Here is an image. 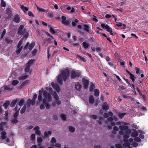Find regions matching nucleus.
Segmentation results:
<instances>
[{
  "label": "nucleus",
  "mask_w": 148,
  "mask_h": 148,
  "mask_svg": "<svg viewBox=\"0 0 148 148\" xmlns=\"http://www.w3.org/2000/svg\"><path fill=\"white\" fill-rule=\"evenodd\" d=\"M69 75V71L68 70L63 71L61 74L58 75L57 77V80L58 83L60 84H63L62 77L64 81H65Z\"/></svg>",
  "instance_id": "f257e3e1"
},
{
  "label": "nucleus",
  "mask_w": 148,
  "mask_h": 148,
  "mask_svg": "<svg viewBox=\"0 0 148 148\" xmlns=\"http://www.w3.org/2000/svg\"><path fill=\"white\" fill-rule=\"evenodd\" d=\"M17 33L20 35H24L23 37L27 38L29 34L27 30L24 28L23 25H21L19 27Z\"/></svg>",
  "instance_id": "f03ea898"
},
{
  "label": "nucleus",
  "mask_w": 148,
  "mask_h": 148,
  "mask_svg": "<svg viewBox=\"0 0 148 148\" xmlns=\"http://www.w3.org/2000/svg\"><path fill=\"white\" fill-rule=\"evenodd\" d=\"M43 96L44 99V100H47L48 101L51 100L52 99L51 95L46 91H44L43 92Z\"/></svg>",
  "instance_id": "7ed1b4c3"
},
{
  "label": "nucleus",
  "mask_w": 148,
  "mask_h": 148,
  "mask_svg": "<svg viewBox=\"0 0 148 148\" xmlns=\"http://www.w3.org/2000/svg\"><path fill=\"white\" fill-rule=\"evenodd\" d=\"M71 78L72 79H75L77 77H79L80 75L79 73L75 71H72L71 72Z\"/></svg>",
  "instance_id": "20e7f679"
},
{
  "label": "nucleus",
  "mask_w": 148,
  "mask_h": 148,
  "mask_svg": "<svg viewBox=\"0 0 148 148\" xmlns=\"http://www.w3.org/2000/svg\"><path fill=\"white\" fill-rule=\"evenodd\" d=\"M52 86L54 88L56 91L58 92H59L60 91V89L59 86L57 84H54L53 82L51 83Z\"/></svg>",
  "instance_id": "39448f33"
},
{
  "label": "nucleus",
  "mask_w": 148,
  "mask_h": 148,
  "mask_svg": "<svg viewBox=\"0 0 148 148\" xmlns=\"http://www.w3.org/2000/svg\"><path fill=\"white\" fill-rule=\"evenodd\" d=\"M82 82L84 89H86L88 88L89 82L88 80L85 79V78H82Z\"/></svg>",
  "instance_id": "423d86ee"
},
{
  "label": "nucleus",
  "mask_w": 148,
  "mask_h": 148,
  "mask_svg": "<svg viewBox=\"0 0 148 148\" xmlns=\"http://www.w3.org/2000/svg\"><path fill=\"white\" fill-rule=\"evenodd\" d=\"M101 26L103 28H104L107 29V31L108 32H112V29L108 25H105L104 24H101Z\"/></svg>",
  "instance_id": "0eeeda50"
},
{
  "label": "nucleus",
  "mask_w": 148,
  "mask_h": 148,
  "mask_svg": "<svg viewBox=\"0 0 148 148\" xmlns=\"http://www.w3.org/2000/svg\"><path fill=\"white\" fill-rule=\"evenodd\" d=\"M40 128L38 126L35 127L33 130L35 131V133L38 136L40 135L41 134V132L39 130Z\"/></svg>",
  "instance_id": "6e6552de"
},
{
  "label": "nucleus",
  "mask_w": 148,
  "mask_h": 148,
  "mask_svg": "<svg viewBox=\"0 0 148 148\" xmlns=\"http://www.w3.org/2000/svg\"><path fill=\"white\" fill-rule=\"evenodd\" d=\"M132 130L133 131L131 134V136L133 137H136L138 135V133L136 131V130L135 129H132Z\"/></svg>",
  "instance_id": "1a4fd4ad"
},
{
  "label": "nucleus",
  "mask_w": 148,
  "mask_h": 148,
  "mask_svg": "<svg viewBox=\"0 0 148 148\" xmlns=\"http://www.w3.org/2000/svg\"><path fill=\"white\" fill-rule=\"evenodd\" d=\"M82 87L81 84L79 82H76L75 84V88L78 90H80Z\"/></svg>",
  "instance_id": "9d476101"
},
{
  "label": "nucleus",
  "mask_w": 148,
  "mask_h": 148,
  "mask_svg": "<svg viewBox=\"0 0 148 148\" xmlns=\"http://www.w3.org/2000/svg\"><path fill=\"white\" fill-rule=\"evenodd\" d=\"M71 21L70 20H66L64 21H62V23L65 26H68L70 24Z\"/></svg>",
  "instance_id": "9b49d317"
},
{
  "label": "nucleus",
  "mask_w": 148,
  "mask_h": 148,
  "mask_svg": "<svg viewBox=\"0 0 148 148\" xmlns=\"http://www.w3.org/2000/svg\"><path fill=\"white\" fill-rule=\"evenodd\" d=\"M20 18L18 15H17L15 16L14 18V21L15 22L18 23L20 21Z\"/></svg>",
  "instance_id": "f8f14e48"
},
{
  "label": "nucleus",
  "mask_w": 148,
  "mask_h": 148,
  "mask_svg": "<svg viewBox=\"0 0 148 148\" xmlns=\"http://www.w3.org/2000/svg\"><path fill=\"white\" fill-rule=\"evenodd\" d=\"M1 138L3 140H4L6 138V133L5 132L3 131L1 132Z\"/></svg>",
  "instance_id": "ddd939ff"
},
{
  "label": "nucleus",
  "mask_w": 148,
  "mask_h": 148,
  "mask_svg": "<svg viewBox=\"0 0 148 148\" xmlns=\"http://www.w3.org/2000/svg\"><path fill=\"white\" fill-rule=\"evenodd\" d=\"M61 102L60 101H53L52 103V106L54 107H55L56 104L59 105L61 104Z\"/></svg>",
  "instance_id": "4468645a"
},
{
  "label": "nucleus",
  "mask_w": 148,
  "mask_h": 148,
  "mask_svg": "<svg viewBox=\"0 0 148 148\" xmlns=\"http://www.w3.org/2000/svg\"><path fill=\"white\" fill-rule=\"evenodd\" d=\"M102 109L105 110H107L109 108L108 105L106 103H104L102 107Z\"/></svg>",
  "instance_id": "2eb2a0df"
},
{
  "label": "nucleus",
  "mask_w": 148,
  "mask_h": 148,
  "mask_svg": "<svg viewBox=\"0 0 148 148\" xmlns=\"http://www.w3.org/2000/svg\"><path fill=\"white\" fill-rule=\"evenodd\" d=\"M52 95L53 96L54 98L57 101H59V97L58 96V95L57 94L56 92H53V93L52 94Z\"/></svg>",
  "instance_id": "dca6fc26"
},
{
  "label": "nucleus",
  "mask_w": 148,
  "mask_h": 148,
  "mask_svg": "<svg viewBox=\"0 0 148 148\" xmlns=\"http://www.w3.org/2000/svg\"><path fill=\"white\" fill-rule=\"evenodd\" d=\"M5 41L8 44H12L13 42V40L10 39L8 37H6Z\"/></svg>",
  "instance_id": "f3484780"
},
{
  "label": "nucleus",
  "mask_w": 148,
  "mask_h": 148,
  "mask_svg": "<svg viewBox=\"0 0 148 148\" xmlns=\"http://www.w3.org/2000/svg\"><path fill=\"white\" fill-rule=\"evenodd\" d=\"M119 128L121 130L123 131H125L127 130L129 127L128 126L125 125H121L119 126Z\"/></svg>",
  "instance_id": "a211bd4d"
},
{
  "label": "nucleus",
  "mask_w": 148,
  "mask_h": 148,
  "mask_svg": "<svg viewBox=\"0 0 148 148\" xmlns=\"http://www.w3.org/2000/svg\"><path fill=\"white\" fill-rule=\"evenodd\" d=\"M37 97V95L34 94L33 95V99L32 100V105H34L36 103L35 99H36Z\"/></svg>",
  "instance_id": "6ab92c4d"
},
{
  "label": "nucleus",
  "mask_w": 148,
  "mask_h": 148,
  "mask_svg": "<svg viewBox=\"0 0 148 148\" xmlns=\"http://www.w3.org/2000/svg\"><path fill=\"white\" fill-rule=\"evenodd\" d=\"M43 104L44 105H45L46 108L47 109H49L50 108V105L48 103L47 101L46 100H43Z\"/></svg>",
  "instance_id": "aec40b11"
},
{
  "label": "nucleus",
  "mask_w": 148,
  "mask_h": 148,
  "mask_svg": "<svg viewBox=\"0 0 148 148\" xmlns=\"http://www.w3.org/2000/svg\"><path fill=\"white\" fill-rule=\"evenodd\" d=\"M118 23L116 24V25L118 27H121L122 28L124 29L125 28L126 25L124 24H122L120 23Z\"/></svg>",
  "instance_id": "412c9836"
},
{
  "label": "nucleus",
  "mask_w": 148,
  "mask_h": 148,
  "mask_svg": "<svg viewBox=\"0 0 148 148\" xmlns=\"http://www.w3.org/2000/svg\"><path fill=\"white\" fill-rule=\"evenodd\" d=\"M39 94L38 97V100L40 101H42V91L40 90L39 91Z\"/></svg>",
  "instance_id": "4be33fe9"
},
{
  "label": "nucleus",
  "mask_w": 148,
  "mask_h": 148,
  "mask_svg": "<svg viewBox=\"0 0 148 148\" xmlns=\"http://www.w3.org/2000/svg\"><path fill=\"white\" fill-rule=\"evenodd\" d=\"M25 102V100L24 99H22L18 102L17 105H18L19 106L21 107L23 104Z\"/></svg>",
  "instance_id": "5701e85b"
},
{
  "label": "nucleus",
  "mask_w": 148,
  "mask_h": 148,
  "mask_svg": "<svg viewBox=\"0 0 148 148\" xmlns=\"http://www.w3.org/2000/svg\"><path fill=\"white\" fill-rule=\"evenodd\" d=\"M31 104L32 105V100L30 99H28L27 101V107H29Z\"/></svg>",
  "instance_id": "b1692460"
},
{
  "label": "nucleus",
  "mask_w": 148,
  "mask_h": 148,
  "mask_svg": "<svg viewBox=\"0 0 148 148\" xmlns=\"http://www.w3.org/2000/svg\"><path fill=\"white\" fill-rule=\"evenodd\" d=\"M10 103V101H7L3 104V106L5 108L7 109L8 106H9Z\"/></svg>",
  "instance_id": "393cba45"
},
{
  "label": "nucleus",
  "mask_w": 148,
  "mask_h": 148,
  "mask_svg": "<svg viewBox=\"0 0 148 148\" xmlns=\"http://www.w3.org/2000/svg\"><path fill=\"white\" fill-rule=\"evenodd\" d=\"M89 102L91 104L93 103L94 102V98L93 96L91 95L89 97Z\"/></svg>",
  "instance_id": "a878e982"
},
{
  "label": "nucleus",
  "mask_w": 148,
  "mask_h": 148,
  "mask_svg": "<svg viewBox=\"0 0 148 148\" xmlns=\"http://www.w3.org/2000/svg\"><path fill=\"white\" fill-rule=\"evenodd\" d=\"M28 76V75H25L22 76H20L18 77V79L20 80H24Z\"/></svg>",
  "instance_id": "bb28decb"
},
{
  "label": "nucleus",
  "mask_w": 148,
  "mask_h": 148,
  "mask_svg": "<svg viewBox=\"0 0 148 148\" xmlns=\"http://www.w3.org/2000/svg\"><path fill=\"white\" fill-rule=\"evenodd\" d=\"M18 122L17 118H13L11 120V122L13 124H16Z\"/></svg>",
  "instance_id": "cd10ccee"
},
{
  "label": "nucleus",
  "mask_w": 148,
  "mask_h": 148,
  "mask_svg": "<svg viewBox=\"0 0 148 148\" xmlns=\"http://www.w3.org/2000/svg\"><path fill=\"white\" fill-rule=\"evenodd\" d=\"M123 141L125 142L128 143V139L129 138V137L128 135H124L123 136Z\"/></svg>",
  "instance_id": "c85d7f7f"
},
{
  "label": "nucleus",
  "mask_w": 148,
  "mask_h": 148,
  "mask_svg": "<svg viewBox=\"0 0 148 148\" xmlns=\"http://www.w3.org/2000/svg\"><path fill=\"white\" fill-rule=\"evenodd\" d=\"M89 46L88 44L86 42H84L82 43L83 47L85 49H87Z\"/></svg>",
  "instance_id": "c756f323"
},
{
  "label": "nucleus",
  "mask_w": 148,
  "mask_h": 148,
  "mask_svg": "<svg viewBox=\"0 0 148 148\" xmlns=\"http://www.w3.org/2000/svg\"><path fill=\"white\" fill-rule=\"evenodd\" d=\"M48 27L49 28V30L50 32L52 34H55L56 33L55 31L54 30V29H53V27L52 26H51V25H49Z\"/></svg>",
  "instance_id": "7c9ffc66"
},
{
  "label": "nucleus",
  "mask_w": 148,
  "mask_h": 148,
  "mask_svg": "<svg viewBox=\"0 0 148 148\" xmlns=\"http://www.w3.org/2000/svg\"><path fill=\"white\" fill-rule=\"evenodd\" d=\"M49 36H50V38H49L47 39V41L48 42L51 43L53 41L54 38L52 36L49 35Z\"/></svg>",
  "instance_id": "2f4dec72"
},
{
  "label": "nucleus",
  "mask_w": 148,
  "mask_h": 148,
  "mask_svg": "<svg viewBox=\"0 0 148 148\" xmlns=\"http://www.w3.org/2000/svg\"><path fill=\"white\" fill-rule=\"evenodd\" d=\"M6 32V31L5 29H4L2 32H1V39H2L3 38Z\"/></svg>",
  "instance_id": "473e14b6"
},
{
  "label": "nucleus",
  "mask_w": 148,
  "mask_h": 148,
  "mask_svg": "<svg viewBox=\"0 0 148 148\" xmlns=\"http://www.w3.org/2000/svg\"><path fill=\"white\" fill-rule=\"evenodd\" d=\"M21 10L24 12H25L28 10V8L23 5L21 6Z\"/></svg>",
  "instance_id": "72a5a7b5"
},
{
  "label": "nucleus",
  "mask_w": 148,
  "mask_h": 148,
  "mask_svg": "<svg viewBox=\"0 0 148 148\" xmlns=\"http://www.w3.org/2000/svg\"><path fill=\"white\" fill-rule=\"evenodd\" d=\"M52 132L51 131H49L48 132L45 131L44 133V136L45 137H47L48 136L51 135Z\"/></svg>",
  "instance_id": "f704fd0d"
},
{
  "label": "nucleus",
  "mask_w": 148,
  "mask_h": 148,
  "mask_svg": "<svg viewBox=\"0 0 148 148\" xmlns=\"http://www.w3.org/2000/svg\"><path fill=\"white\" fill-rule=\"evenodd\" d=\"M35 43L34 42H32L29 45L28 48V49L30 50H31L32 48L34 47L35 45Z\"/></svg>",
  "instance_id": "c9c22d12"
},
{
  "label": "nucleus",
  "mask_w": 148,
  "mask_h": 148,
  "mask_svg": "<svg viewBox=\"0 0 148 148\" xmlns=\"http://www.w3.org/2000/svg\"><path fill=\"white\" fill-rule=\"evenodd\" d=\"M17 101V99L13 100L10 103V106L12 107H14Z\"/></svg>",
  "instance_id": "e433bc0d"
},
{
  "label": "nucleus",
  "mask_w": 148,
  "mask_h": 148,
  "mask_svg": "<svg viewBox=\"0 0 148 148\" xmlns=\"http://www.w3.org/2000/svg\"><path fill=\"white\" fill-rule=\"evenodd\" d=\"M6 123L5 122H2L0 124V130H3V127L5 125Z\"/></svg>",
  "instance_id": "4c0bfd02"
},
{
  "label": "nucleus",
  "mask_w": 148,
  "mask_h": 148,
  "mask_svg": "<svg viewBox=\"0 0 148 148\" xmlns=\"http://www.w3.org/2000/svg\"><path fill=\"white\" fill-rule=\"evenodd\" d=\"M84 30L87 32H89V26L86 24H84Z\"/></svg>",
  "instance_id": "58836bf2"
},
{
  "label": "nucleus",
  "mask_w": 148,
  "mask_h": 148,
  "mask_svg": "<svg viewBox=\"0 0 148 148\" xmlns=\"http://www.w3.org/2000/svg\"><path fill=\"white\" fill-rule=\"evenodd\" d=\"M130 143H124L123 145V146L125 147H128V148H132L130 146Z\"/></svg>",
  "instance_id": "ea45409f"
},
{
  "label": "nucleus",
  "mask_w": 148,
  "mask_h": 148,
  "mask_svg": "<svg viewBox=\"0 0 148 148\" xmlns=\"http://www.w3.org/2000/svg\"><path fill=\"white\" fill-rule=\"evenodd\" d=\"M99 91L97 89H95L94 91V95L97 97H98L99 95Z\"/></svg>",
  "instance_id": "a19ab883"
},
{
  "label": "nucleus",
  "mask_w": 148,
  "mask_h": 148,
  "mask_svg": "<svg viewBox=\"0 0 148 148\" xmlns=\"http://www.w3.org/2000/svg\"><path fill=\"white\" fill-rule=\"evenodd\" d=\"M26 105H24L21 109L20 113L21 114H23L24 113L26 109Z\"/></svg>",
  "instance_id": "79ce46f5"
},
{
  "label": "nucleus",
  "mask_w": 148,
  "mask_h": 148,
  "mask_svg": "<svg viewBox=\"0 0 148 148\" xmlns=\"http://www.w3.org/2000/svg\"><path fill=\"white\" fill-rule=\"evenodd\" d=\"M95 88V86L93 83H91L90 86V91L92 92L93 90Z\"/></svg>",
  "instance_id": "37998d69"
},
{
  "label": "nucleus",
  "mask_w": 148,
  "mask_h": 148,
  "mask_svg": "<svg viewBox=\"0 0 148 148\" xmlns=\"http://www.w3.org/2000/svg\"><path fill=\"white\" fill-rule=\"evenodd\" d=\"M77 58H79L81 60H82L84 62H86V59L84 57L80 56L79 55H77Z\"/></svg>",
  "instance_id": "c03bdc74"
},
{
  "label": "nucleus",
  "mask_w": 148,
  "mask_h": 148,
  "mask_svg": "<svg viewBox=\"0 0 148 148\" xmlns=\"http://www.w3.org/2000/svg\"><path fill=\"white\" fill-rule=\"evenodd\" d=\"M69 131L71 132H74L75 130V129L74 127H73V126H70L69 127Z\"/></svg>",
  "instance_id": "a18cd8bd"
},
{
  "label": "nucleus",
  "mask_w": 148,
  "mask_h": 148,
  "mask_svg": "<svg viewBox=\"0 0 148 148\" xmlns=\"http://www.w3.org/2000/svg\"><path fill=\"white\" fill-rule=\"evenodd\" d=\"M19 82L17 80H14L12 82V84L14 86H15L18 84Z\"/></svg>",
  "instance_id": "49530a36"
},
{
  "label": "nucleus",
  "mask_w": 148,
  "mask_h": 148,
  "mask_svg": "<svg viewBox=\"0 0 148 148\" xmlns=\"http://www.w3.org/2000/svg\"><path fill=\"white\" fill-rule=\"evenodd\" d=\"M30 68V65L27 64V65L25 69V72H28L29 71Z\"/></svg>",
  "instance_id": "de8ad7c7"
},
{
  "label": "nucleus",
  "mask_w": 148,
  "mask_h": 148,
  "mask_svg": "<svg viewBox=\"0 0 148 148\" xmlns=\"http://www.w3.org/2000/svg\"><path fill=\"white\" fill-rule=\"evenodd\" d=\"M126 114V113H119L118 115L119 118L122 119L124 117Z\"/></svg>",
  "instance_id": "09e8293b"
},
{
  "label": "nucleus",
  "mask_w": 148,
  "mask_h": 148,
  "mask_svg": "<svg viewBox=\"0 0 148 148\" xmlns=\"http://www.w3.org/2000/svg\"><path fill=\"white\" fill-rule=\"evenodd\" d=\"M35 60L34 59H31L29 60L27 63V64L30 65V66L33 64V62Z\"/></svg>",
  "instance_id": "8fccbe9b"
},
{
  "label": "nucleus",
  "mask_w": 148,
  "mask_h": 148,
  "mask_svg": "<svg viewBox=\"0 0 148 148\" xmlns=\"http://www.w3.org/2000/svg\"><path fill=\"white\" fill-rule=\"evenodd\" d=\"M23 43V40L21 39L19 42L18 45L17 46V48H20V47L21 46L22 43Z\"/></svg>",
  "instance_id": "3c124183"
},
{
  "label": "nucleus",
  "mask_w": 148,
  "mask_h": 148,
  "mask_svg": "<svg viewBox=\"0 0 148 148\" xmlns=\"http://www.w3.org/2000/svg\"><path fill=\"white\" fill-rule=\"evenodd\" d=\"M131 132V131L130 129H128L125 130V133L126 134V135H128L130 134Z\"/></svg>",
  "instance_id": "603ef678"
},
{
  "label": "nucleus",
  "mask_w": 148,
  "mask_h": 148,
  "mask_svg": "<svg viewBox=\"0 0 148 148\" xmlns=\"http://www.w3.org/2000/svg\"><path fill=\"white\" fill-rule=\"evenodd\" d=\"M78 22V20L77 19H75L74 21H73L72 22V25L73 26H76V24Z\"/></svg>",
  "instance_id": "864d4df0"
},
{
  "label": "nucleus",
  "mask_w": 148,
  "mask_h": 148,
  "mask_svg": "<svg viewBox=\"0 0 148 148\" xmlns=\"http://www.w3.org/2000/svg\"><path fill=\"white\" fill-rule=\"evenodd\" d=\"M42 138L40 137H38L37 138V142L39 143H41L42 141Z\"/></svg>",
  "instance_id": "5fc2aeb1"
},
{
  "label": "nucleus",
  "mask_w": 148,
  "mask_h": 148,
  "mask_svg": "<svg viewBox=\"0 0 148 148\" xmlns=\"http://www.w3.org/2000/svg\"><path fill=\"white\" fill-rule=\"evenodd\" d=\"M130 78L132 79L133 82H134L135 80V77L134 75L132 74H131L130 75Z\"/></svg>",
  "instance_id": "6e6d98bb"
},
{
  "label": "nucleus",
  "mask_w": 148,
  "mask_h": 148,
  "mask_svg": "<svg viewBox=\"0 0 148 148\" xmlns=\"http://www.w3.org/2000/svg\"><path fill=\"white\" fill-rule=\"evenodd\" d=\"M37 10L40 12H45V11L44 9L42 8H40L38 6L37 7Z\"/></svg>",
  "instance_id": "4d7b16f0"
},
{
  "label": "nucleus",
  "mask_w": 148,
  "mask_h": 148,
  "mask_svg": "<svg viewBox=\"0 0 148 148\" xmlns=\"http://www.w3.org/2000/svg\"><path fill=\"white\" fill-rule=\"evenodd\" d=\"M115 123H111L110 125L108 126V128L109 129H111L112 128V127L114 126Z\"/></svg>",
  "instance_id": "13d9d810"
},
{
  "label": "nucleus",
  "mask_w": 148,
  "mask_h": 148,
  "mask_svg": "<svg viewBox=\"0 0 148 148\" xmlns=\"http://www.w3.org/2000/svg\"><path fill=\"white\" fill-rule=\"evenodd\" d=\"M18 105H17V104L16 105V106L14 108V110L15 111H16V112L18 111L19 112V110L21 108V107L19 106V108H18Z\"/></svg>",
  "instance_id": "bf43d9fd"
},
{
  "label": "nucleus",
  "mask_w": 148,
  "mask_h": 148,
  "mask_svg": "<svg viewBox=\"0 0 148 148\" xmlns=\"http://www.w3.org/2000/svg\"><path fill=\"white\" fill-rule=\"evenodd\" d=\"M134 139L136 141L138 142H140L141 140V139L138 137H135V138H134Z\"/></svg>",
  "instance_id": "052dcab7"
},
{
  "label": "nucleus",
  "mask_w": 148,
  "mask_h": 148,
  "mask_svg": "<svg viewBox=\"0 0 148 148\" xmlns=\"http://www.w3.org/2000/svg\"><path fill=\"white\" fill-rule=\"evenodd\" d=\"M4 89L5 90H10L12 89L10 87L9 85H7V86H5L4 87Z\"/></svg>",
  "instance_id": "680f3d73"
},
{
  "label": "nucleus",
  "mask_w": 148,
  "mask_h": 148,
  "mask_svg": "<svg viewBox=\"0 0 148 148\" xmlns=\"http://www.w3.org/2000/svg\"><path fill=\"white\" fill-rule=\"evenodd\" d=\"M22 49V47H21L19 48H17L18 49L16 51V53H17V54H18L21 51Z\"/></svg>",
  "instance_id": "e2e57ef3"
},
{
  "label": "nucleus",
  "mask_w": 148,
  "mask_h": 148,
  "mask_svg": "<svg viewBox=\"0 0 148 148\" xmlns=\"http://www.w3.org/2000/svg\"><path fill=\"white\" fill-rule=\"evenodd\" d=\"M90 116L91 118L94 119H96L97 118V116L95 115H90Z\"/></svg>",
  "instance_id": "0e129e2a"
},
{
  "label": "nucleus",
  "mask_w": 148,
  "mask_h": 148,
  "mask_svg": "<svg viewBox=\"0 0 148 148\" xmlns=\"http://www.w3.org/2000/svg\"><path fill=\"white\" fill-rule=\"evenodd\" d=\"M19 114V112L18 111L16 112L14 114L13 116L14 118H17V116Z\"/></svg>",
  "instance_id": "69168bd1"
},
{
  "label": "nucleus",
  "mask_w": 148,
  "mask_h": 148,
  "mask_svg": "<svg viewBox=\"0 0 148 148\" xmlns=\"http://www.w3.org/2000/svg\"><path fill=\"white\" fill-rule=\"evenodd\" d=\"M138 144L136 142H133L132 145L133 147H136L138 145Z\"/></svg>",
  "instance_id": "338daca9"
},
{
  "label": "nucleus",
  "mask_w": 148,
  "mask_h": 148,
  "mask_svg": "<svg viewBox=\"0 0 148 148\" xmlns=\"http://www.w3.org/2000/svg\"><path fill=\"white\" fill-rule=\"evenodd\" d=\"M115 147L116 148H121L122 146L119 144H116L115 145Z\"/></svg>",
  "instance_id": "774afa93"
}]
</instances>
